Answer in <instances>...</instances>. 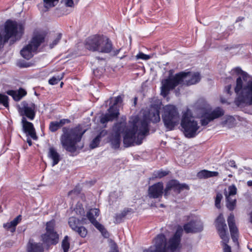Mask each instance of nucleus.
<instances>
[{
	"mask_svg": "<svg viewBox=\"0 0 252 252\" xmlns=\"http://www.w3.org/2000/svg\"><path fill=\"white\" fill-rule=\"evenodd\" d=\"M132 127L129 128L126 121L115 123L112 127V132L109 139L112 146L115 149L120 147L121 141V134L123 133V143L125 147H129L134 145L136 134L139 132V125L138 118L135 117L132 121ZM143 136V135H141ZM144 136H143L144 137Z\"/></svg>",
	"mask_w": 252,
	"mask_h": 252,
	"instance_id": "f257e3e1",
	"label": "nucleus"
},
{
	"mask_svg": "<svg viewBox=\"0 0 252 252\" xmlns=\"http://www.w3.org/2000/svg\"><path fill=\"white\" fill-rule=\"evenodd\" d=\"M232 74L237 76L234 91L237 96L234 102L240 106L252 104V79L240 67H236L232 70Z\"/></svg>",
	"mask_w": 252,
	"mask_h": 252,
	"instance_id": "f03ea898",
	"label": "nucleus"
},
{
	"mask_svg": "<svg viewBox=\"0 0 252 252\" xmlns=\"http://www.w3.org/2000/svg\"><path fill=\"white\" fill-rule=\"evenodd\" d=\"M183 232V228L179 227L168 240L164 234H158L154 238L153 244L143 252H177L181 248Z\"/></svg>",
	"mask_w": 252,
	"mask_h": 252,
	"instance_id": "7ed1b4c3",
	"label": "nucleus"
},
{
	"mask_svg": "<svg viewBox=\"0 0 252 252\" xmlns=\"http://www.w3.org/2000/svg\"><path fill=\"white\" fill-rule=\"evenodd\" d=\"M62 131L60 140L63 148L67 152L74 153L77 150V143L81 141L86 130L78 124L72 128L64 126Z\"/></svg>",
	"mask_w": 252,
	"mask_h": 252,
	"instance_id": "20e7f679",
	"label": "nucleus"
},
{
	"mask_svg": "<svg viewBox=\"0 0 252 252\" xmlns=\"http://www.w3.org/2000/svg\"><path fill=\"white\" fill-rule=\"evenodd\" d=\"M160 107L157 105L152 106L147 113L143 115V119L140 120L138 119L139 125V135L146 136L149 132V124L159 123L160 118Z\"/></svg>",
	"mask_w": 252,
	"mask_h": 252,
	"instance_id": "39448f33",
	"label": "nucleus"
},
{
	"mask_svg": "<svg viewBox=\"0 0 252 252\" xmlns=\"http://www.w3.org/2000/svg\"><path fill=\"white\" fill-rule=\"evenodd\" d=\"M46 35L44 33H34L28 44L24 46L20 51L21 56L26 60H30L34 54L38 52L40 46L44 43Z\"/></svg>",
	"mask_w": 252,
	"mask_h": 252,
	"instance_id": "423d86ee",
	"label": "nucleus"
},
{
	"mask_svg": "<svg viewBox=\"0 0 252 252\" xmlns=\"http://www.w3.org/2000/svg\"><path fill=\"white\" fill-rule=\"evenodd\" d=\"M179 119L178 109L175 106L168 104L163 107L162 119L165 127L168 130L174 129L179 123Z\"/></svg>",
	"mask_w": 252,
	"mask_h": 252,
	"instance_id": "0eeeda50",
	"label": "nucleus"
},
{
	"mask_svg": "<svg viewBox=\"0 0 252 252\" xmlns=\"http://www.w3.org/2000/svg\"><path fill=\"white\" fill-rule=\"evenodd\" d=\"M181 129L186 137L193 138L197 134L199 126L197 122L189 116L187 112L184 113L181 122Z\"/></svg>",
	"mask_w": 252,
	"mask_h": 252,
	"instance_id": "6e6552de",
	"label": "nucleus"
},
{
	"mask_svg": "<svg viewBox=\"0 0 252 252\" xmlns=\"http://www.w3.org/2000/svg\"><path fill=\"white\" fill-rule=\"evenodd\" d=\"M216 228L220 238L223 241V252H231V247L227 243L229 241L227 227L222 214L218 216L215 221Z\"/></svg>",
	"mask_w": 252,
	"mask_h": 252,
	"instance_id": "1a4fd4ad",
	"label": "nucleus"
},
{
	"mask_svg": "<svg viewBox=\"0 0 252 252\" xmlns=\"http://www.w3.org/2000/svg\"><path fill=\"white\" fill-rule=\"evenodd\" d=\"M123 101V98L121 95H119L114 98L113 104L110 106L107 112L102 115L100 118V122L102 124H106L108 122H112L117 120L119 115V108L118 105L121 104Z\"/></svg>",
	"mask_w": 252,
	"mask_h": 252,
	"instance_id": "9d476101",
	"label": "nucleus"
},
{
	"mask_svg": "<svg viewBox=\"0 0 252 252\" xmlns=\"http://www.w3.org/2000/svg\"><path fill=\"white\" fill-rule=\"evenodd\" d=\"M189 190V187L186 184L180 183L179 181L176 179H171L168 181L165 186L164 189V196L166 197L168 196L171 193V191L177 194H180L183 190Z\"/></svg>",
	"mask_w": 252,
	"mask_h": 252,
	"instance_id": "9b49d317",
	"label": "nucleus"
},
{
	"mask_svg": "<svg viewBox=\"0 0 252 252\" xmlns=\"http://www.w3.org/2000/svg\"><path fill=\"white\" fill-rule=\"evenodd\" d=\"M161 87V94L166 97L169 93L170 90L174 89L178 85L181 84V77L179 73H176L174 76L169 77L162 82Z\"/></svg>",
	"mask_w": 252,
	"mask_h": 252,
	"instance_id": "f8f14e48",
	"label": "nucleus"
},
{
	"mask_svg": "<svg viewBox=\"0 0 252 252\" xmlns=\"http://www.w3.org/2000/svg\"><path fill=\"white\" fill-rule=\"evenodd\" d=\"M237 189L236 186L232 184L228 187V190H224V195L226 199V206L229 211H233L236 206V198Z\"/></svg>",
	"mask_w": 252,
	"mask_h": 252,
	"instance_id": "ddd939ff",
	"label": "nucleus"
},
{
	"mask_svg": "<svg viewBox=\"0 0 252 252\" xmlns=\"http://www.w3.org/2000/svg\"><path fill=\"white\" fill-rule=\"evenodd\" d=\"M181 77V85L187 86L194 85L198 83L201 79L200 75L198 72H180L179 73Z\"/></svg>",
	"mask_w": 252,
	"mask_h": 252,
	"instance_id": "4468645a",
	"label": "nucleus"
},
{
	"mask_svg": "<svg viewBox=\"0 0 252 252\" xmlns=\"http://www.w3.org/2000/svg\"><path fill=\"white\" fill-rule=\"evenodd\" d=\"M22 107L19 109L21 115L26 117L30 120H34L36 114V106L34 103H28L23 101L21 103Z\"/></svg>",
	"mask_w": 252,
	"mask_h": 252,
	"instance_id": "2eb2a0df",
	"label": "nucleus"
},
{
	"mask_svg": "<svg viewBox=\"0 0 252 252\" xmlns=\"http://www.w3.org/2000/svg\"><path fill=\"white\" fill-rule=\"evenodd\" d=\"M81 223L80 220L76 217H71L68 219V223L70 227L80 237L85 238L88 234V230L85 227L80 226Z\"/></svg>",
	"mask_w": 252,
	"mask_h": 252,
	"instance_id": "dca6fc26",
	"label": "nucleus"
},
{
	"mask_svg": "<svg viewBox=\"0 0 252 252\" xmlns=\"http://www.w3.org/2000/svg\"><path fill=\"white\" fill-rule=\"evenodd\" d=\"M223 115V110L220 108L215 109L211 113L205 112L201 117V125L202 126H206L210 122L222 116Z\"/></svg>",
	"mask_w": 252,
	"mask_h": 252,
	"instance_id": "f3484780",
	"label": "nucleus"
},
{
	"mask_svg": "<svg viewBox=\"0 0 252 252\" xmlns=\"http://www.w3.org/2000/svg\"><path fill=\"white\" fill-rule=\"evenodd\" d=\"M102 35L96 34L87 38L84 43L86 49L92 52H97Z\"/></svg>",
	"mask_w": 252,
	"mask_h": 252,
	"instance_id": "a211bd4d",
	"label": "nucleus"
},
{
	"mask_svg": "<svg viewBox=\"0 0 252 252\" xmlns=\"http://www.w3.org/2000/svg\"><path fill=\"white\" fill-rule=\"evenodd\" d=\"M164 186L162 182H158L149 186L148 195L150 198L157 199L161 198L164 194Z\"/></svg>",
	"mask_w": 252,
	"mask_h": 252,
	"instance_id": "6ab92c4d",
	"label": "nucleus"
},
{
	"mask_svg": "<svg viewBox=\"0 0 252 252\" xmlns=\"http://www.w3.org/2000/svg\"><path fill=\"white\" fill-rule=\"evenodd\" d=\"M227 222L230 232L231 238L234 244L239 247V231L237 227L235 224V220L234 215L231 213L227 218Z\"/></svg>",
	"mask_w": 252,
	"mask_h": 252,
	"instance_id": "aec40b11",
	"label": "nucleus"
},
{
	"mask_svg": "<svg viewBox=\"0 0 252 252\" xmlns=\"http://www.w3.org/2000/svg\"><path fill=\"white\" fill-rule=\"evenodd\" d=\"M203 228L202 223L197 220H191L183 225L184 230L187 234L201 232Z\"/></svg>",
	"mask_w": 252,
	"mask_h": 252,
	"instance_id": "412c9836",
	"label": "nucleus"
},
{
	"mask_svg": "<svg viewBox=\"0 0 252 252\" xmlns=\"http://www.w3.org/2000/svg\"><path fill=\"white\" fill-rule=\"evenodd\" d=\"M100 45L97 52L102 53H110L113 49L111 40L106 36L102 35Z\"/></svg>",
	"mask_w": 252,
	"mask_h": 252,
	"instance_id": "4be33fe9",
	"label": "nucleus"
},
{
	"mask_svg": "<svg viewBox=\"0 0 252 252\" xmlns=\"http://www.w3.org/2000/svg\"><path fill=\"white\" fill-rule=\"evenodd\" d=\"M21 123L24 132L30 136L33 140H36L37 137L33 124L28 122L24 117H23Z\"/></svg>",
	"mask_w": 252,
	"mask_h": 252,
	"instance_id": "5701e85b",
	"label": "nucleus"
},
{
	"mask_svg": "<svg viewBox=\"0 0 252 252\" xmlns=\"http://www.w3.org/2000/svg\"><path fill=\"white\" fill-rule=\"evenodd\" d=\"M42 241L47 245H56L59 240V236L57 232L45 233L41 235Z\"/></svg>",
	"mask_w": 252,
	"mask_h": 252,
	"instance_id": "b1692460",
	"label": "nucleus"
},
{
	"mask_svg": "<svg viewBox=\"0 0 252 252\" xmlns=\"http://www.w3.org/2000/svg\"><path fill=\"white\" fill-rule=\"evenodd\" d=\"M27 252H44L43 245L34 242L32 239H30L27 244Z\"/></svg>",
	"mask_w": 252,
	"mask_h": 252,
	"instance_id": "393cba45",
	"label": "nucleus"
},
{
	"mask_svg": "<svg viewBox=\"0 0 252 252\" xmlns=\"http://www.w3.org/2000/svg\"><path fill=\"white\" fill-rule=\"evenodd\" d=\"M47 156L48 158L52 160V166L58 164L62 159L60 154L57 152L56 149L53 146L49 148Z\"/></svg>",
	"mask_w": 252,
	"mask_h": 252,
	"instance_id": "a878e982",
	"label": "nucleus"
},
{
	"mask_svg": "<svg viewBox=\"0 0 252 252\" xmlns=\"http://www.w3.org/2000/svg\"><path fill=\"white\" fill-rule=\"evenodd\" d=\"M21 220L22 216L19 215L10 222L4 224L3 227L7 230H10L11 232H13L15 231L16 226L21 221Z\"/></svg>",
	"mask_w": 252,
	"mask_h": 252,
	"instance_id": "bb28decb",
	"label": "nucleus"
},
{
	"mask_svg": "<svg viewBox=\"0 0 252 252\" xmlns=\"http://www.w3.org/2000/svg\"><path fill=\"white\" fill-rule=\"evenodd\" d=\"M218 175V172L211 171L205 169L202 170L197 173V177L200 179H207L213 177H217Z\"/></svg>",
	"mask_w": 252,
	"mask_h": 252,
	"instance_id": "cd10ccee",
	"label": "nucleus"
},
{
	"mask_svg": "<svg viewBox=\"0 0 252 252\" xmlns=\"http://www.w3.org/2000/svg\"><path fill=\"white\" fill-rule=\"evenodd\" d=\"M100 214V210L97 208H94L90 209L87 213L86 217L91 223H93L96 220Z\"/></svg>",
	"mask_w": 252,
	"mask_h": 252,
	"instance_id": "c85d7f7f",
	"label": "nucleus"
},
{
	"mask_svg": "<svg viewBox=\"0 0 252 252\" xmlns=\"http://www.w3.org/2000/svg\"><path fill=\"white\" fill-rule=\"evenodd\" d=\"M169 170H164L162 169L155 171L152 174L151 179L154 180L156 179H161L169 175Z\"/></svg>",
	"mask_w": 252,
	"mask_h": 252,
	"instance_id": "c756f323",
	"label": "nucleus"
},
{
	"mask_svg": "<svg viewBox=\"0 0 252 252\" xmlns=\"http://www.w3.org/2000/svg\"><path fill=\"white\" fill-rule=\"evenodd\" d=\"M82 190V189L80 185L78 184L74 187L73 189L68 192L67 195L70 197L71 199L74 200L81 193Z\"/></svg>",
	"mask_w": 252,
	"mask_h": 252,
	"instance_id": "7c9ffc66",
	"label": "nucleus"
},
{
	"mask_svg": "<svg viewBox=\"0 0 252 252\" xmlns=\"http://www.w3.org/2000/svg\"><path fill=\"white\" fill-rule=\"evenodd\" d=\"M130 208H125L121 213L116 214L115 217V222L116 223L122 222L128 213L130 212Z\"/></svg>",
	"mask_w": 252,
	"mask_h": 252,
	"instance_id": "2f4dec72",
	"label": "nucleus"
},
{
	"mask_svg": "<svg viewBox=\"0 0 252 252\" xmlns=\"http://www.w3.org/2000/svg\"><path fill=\"white\" fill-rule=\"evenodd\" d=\"M235 119L230 116H227L225 120L221 122L222 126H227L228 127H231L234 125Z\"/></svg>",
	"mask_w": 252,
	"mask_h": 252,
	"instance_id": "473e14b6",
	"label": "nucleus"
},
{
	"mask_svg": "<svg viewBox=\"0 0 252 252\" xmlns=\"http://www.w3.org/2000/svg\"><path fill=\"white\" fill-rule=\"evenodd\" d=\"M92 223L101 233L103 236L106 237V235L107 234L108 232L102 224L98 222L96 220Z\"/></svg>",
	"mask_w": 252,
	"mask_h": 252,
	"instance_id": "72a5a7b5",
	"label": "nucleus"
},
{
	"mask_svg": "<svg viewBox=\"0 0 252 252\" xmlns=\"http://www.w3.org/2000/svg\"><path fill=\"white\" fill-rule=\"evenodd\" d=\"M56 223L54 220H52L46 222V232L50 233L51 232H56L55 230Z\"/></svg>",
	"mask_w": 252,
	"mask_h": 252,
	"instance_id": "f704fd0d",
	"label": "nucleus"
},
{
	"mask_svg": "<svg viewBox=\"0 0 252 252\" xmlns=\"http://www.w3.org/2000/svg\"><path fill=\"white\" fill-rule=\"evenodd\" d=\"M62 248L63 252H68L70 248L69 238L68 236L64 237L62 242Z\"/></svg>",
	"mask_w": 252,
	"mask_h": 252,
	"instance_id": "c9c22d12",
	"label": "nucleus"
},
{
	"mask_svg": "<svg viewBox=\"0 0 252 252\" xmlns=\"http://www.w3.org/2000/svg\"><path fill=\"white\" fill-rule=\"evenodd\" d=\"M61 127L58 121H52L49 124V129L52 132L57 131Z\"/></svg>",
	"mask_w": 252,
	"mask_h": 252,
	"instance_id": "e433bc0d",
	"label": "nucleus"
},
{
	"mask_svg": "<svg viewBox=\"0 0 252 252\" xmlns=\"http://www.w3.org/2000/svg\"><path fill=\"white\" fill-rule=\"evenodd\" d=\"M8 96L5 94H0V104H2L6 108L8 107Z\"/></svg>",
	"mask_w": 252,
	"mask_h": 252,
	"instance_id": "4c0bfd02",
	"label": "nucleus"
},
{
	"mask_svg": "<svg viewBox=\"0 0 252 252\" xmlns=\"http://www.w3.org/2000/svg\"><path fill=\"white\" fill-rule=\"evenodd\" d=\"M7 93L8 95L11 96L15 101H19L22 98L21 96L19 95V94L17 91L9 90L7 91Z\"/></svg>",
	"mask_w": 252,
	"mask_h": 252,
	"instance_id": "58836bf2",
	"label": "nucleus"
},
{
	"mask_svg": "<svg viewBox=\"0 0 252 252\" xmlns=\"http://www.w3.org/2000/svg\"><path fill=\"white\" fill-rule=\"evenodd\" d=\"M222 197V195L221 193L218 192L217 193L215 198V206L218 209L220 208V202Z\"/></svg>",
	"mask_w": 252,
	"mask_h": 252,
	"instance_id": "ea45409f",
	"label": "nucleus"
},
{
	"mask_svg": "<svg viewBox=\"0 0 252 252\" xmlns=\"http://www.w3.org/2000/svg\"><path fill=\"white\" fill-rule=\"evenodd\" d=\"M100 141V139L95 137L91 142L90 144V147L91 149H94L96 148L98 146Z\"/></svg>",
	"mask_w": 252,
	"mask_h": 252,
	"instance_id": "a19ab883",
	"label": "nucleus"
},
{
	"mask_svg": "<svg viewBox=\"0 0 252 252\" xmlns=\"http://www.w3.org/2000/svg\"><path fill=\"white\" fill-rule=\"evenodd\" d=\"M62 79V77H60V76H58V77L53 76L51 78H50L49 81V84L52 85H54L57 84Z\"/></svg>",
	"mask_w": 252,
	"mask_h": 252,
	"instance_id": "79ce46f5",
	"label": "nucleus"
},
{
	"mask_svg": "<svg viewBox=\"0 0 252 252\" xmlns=\"http://www.w3.org/2000/svg\"><path fill=\"white\" fill-rule=\"evenodd\" d=\"M34 65V63L31 62H26L25 61H22L18 63L19 67L21 68H27L32 66Z\"/></svg>",
	"mask_w": 252,
	"mask_h": 252,
	"instance_id": "37998d69",
	"label": "nucleus"
},
{
	"mask_svg": "<svg viewBox=\"0 0 252 252\" xmlns=\"http://www.w3.org/2000/svg\"><path fill=\"white\" fill-rule=\"evenodd\" d=\"M136 58L138 59H142L143 60H148L150 59V56L144 54L142 52L139 53L136 55Z\"/></svg>",
	"mask_w": 252,
	"mask_h": 252,
	"instance_id": "c03bdc74",
	"label": "nucleus"
},
{
	"mask_svg": "<svg viewBox=\"0 0 252 252\" xmlns=\"http://www.w3.org/2000/svg\"><path fill=\"white\" fill-rule=\"evenodd\" d=\"M59 0H43L44 2L45 3V6L47 7L48 5L50 7H54L55 6V4L54 2L56 1H58Z\"/></svg>",
	"mask_w": 252,
	"mask_h": 252,
	"instance_id": "a18cd8bd",
	"label": "nucleus"
},
{
	"mask_svg": "<svg viewBox=\"0 0 252 252\" xmlns=\"http://www.w3.org/2000/svg\"><path fill=\"white\" fill-rule=\"evenodd\" d=\"M107 134V131L106 130L103 129L99 132L96 137L101 140L102 137L105 136Z\"/></svg>",
	"mask_w": 252,
	"mask_h": 252,
	"instance_id": "49530a36",
	"label": "nucleus"
},
{
	"mask_svg": "<svg viewBox=\"0 0 252 252\" xmlns=\"http://www.w3.org/2000/svg\"><path fill=\"white\" fill-rule=\"evenodd\" d=\"M60 126L61 127H62L63 125H65V124H69L71 123V121L69 119H63L60 120L59 122H58Z\"/></svg>",
	"mask_w": 252,
	"mask_h": 252,
	"instance_id": "de8ad7c7",
	"label": "nucleus"
},
{
	"mask_svg": "<svg viewBox=\"0 0 252 252\" xmlns=\"http://www.w3.org/2000/svg\"><path fill=\"white\" fill-rule=\"evenodd\" d=\"M17 92L19 94V95H20L21 98H22L27 94L26 91L25 89L21 88H20Z\"/></svg>",
	"mask_w": 252,
	"mask_h": 252,
	"instance_id": "09e8293b",
	"label": "nucleus"
},
{
	"mask_svg": "<svg viewBox=\"0 0 252 252\" xmlns=\"http://www.w3.org/2000/svg\"><path fill=\"white\" fill-rule=\"evenodd\" d=\"M231 90V85H228L224 87V91L227 94L230 95L232 94Z\"/></svg>",
	"mask_w": 252,
	"mask_h": 252,
	"instance_id": "8fccbe9b",
	"label": "nucleus"
},
{
	"mask_svg": "<svg viewBox=\"0 0 252 252\" xmlns=\"http://www.w3.org/2000/svg\"><path fill=\"white\" fill-rule=\"evenodd\" d=\"M61 38V34H60L59 37L54 40L53 42L50 45L51 48H53L55 45H57Z\"/></svg>",
	"mask_w": 252,
	"mask_h": 252,
	"instance_id": "3c124183",
	"label": "nucleus"
},
{
	"mask_svg": "<svg viewBox=\"0 0 252 252\" xmlns=\"http://www.w3.org/2000/svg\"><path fill=\"white\" fill-rule=\"evenodd\" d=\"M228 163L230 167H234L235 168H237V167L235 161L234 160H229Z\"/></svg>",
	"mask_w": 252,
	"mask_h": 252,
	"instance_id": "603ef678",
	"label": "nucleus"
},
{
	"mask_svg": "<svg viewBox=\"0 0 252 252\" xmlns=\"http://www.w3.org/2000/svg\"><path fill=\"white\" fill-rule=\"evenodd\" d=\"M65 4L68 7H73L74 5V2L73 0H66Z\"/></svg>",
	"mask_w": 252,
	"mask_h": 252,
	"instance_id": "864d4df0",
	"label": "nucleus"
},
{
	"mask_svg": "<svg viewBox=\"0 0 252 252\" xmlns=\"http://www.w3.org/2000/svg\"><path fill=\"white\" fill-rule=\"evenodd\" d=\"M248 215L249 216V222L252 223V211H248Z\"/></svg>",
	"mask_w": 252,
	"mask_h": 252,
	"instance_id": "5fc2aeb1",
	"label": "nucleus"
},
{
	"mask_svg": "<svg viewBox=\"0 0 252 252\" xmlns=\"http://www.w3.org/2000/svg\"><path fill=\"white\" fill-rule=\"evenodd\" d=\"M110 252H119L117 246L116 244H115L114 247Z\"/></svg>",
	"mask_w": 252,
	"mask_h": 252,
	"instance_id": "6e6d98bb",
	"label": "nucleus"
},
{
	"mask_svg": "<svg viewBox=\"0 0 252 252\" xmlns=\"http://www.w3.org/2000/svg\"><path fill=\"white\" fill-rule=\"evenodd\" d=\"M247 185L249 187H252V180H250V181H248Z\"/></svg>",
	"mask_w": 252,
	"mask_h": 252,
	"instance_id": "4d7b16f0",
	"label": "nucleus"
},
{
	"mask_svg": "<svg viewBox=\"0 0 252 252\" xmlns=\"http://www.w3.org/2000/svg\"><path fill=\"white\" fill-rule=\"evenodd\" d=\"M27 142L29 146H31L32 145V141H31V140H28Z\"/></svg>",
	"mask_w": 252,
	"mask_h": 252,
	"instance_id": "13d9d810",
	"label": "nucleus"
},
{
	"mask_svg": "<svg viewBox=\"0 0 252 252\" xmlns=\"http://www.w3.org/2000/svg\"><path fill=\"white\" fill-rule=\"evenodd\" d=\"M142 143V140H140V141H137L136 142V144L140 145Z\"/></svg>",
	"mask_w": 252,
	"mask_h": 252,
	"instance_id": "bf43d9fd",
	"label": "nucleus"
},
{
	"mask_svg": "<svg viewBox=\"0 0 252 252\" xmlns=\"http://www.w3.org/2000/svg\"><path fill=\"white\" fill-rule=\"evenodd\" d=\"M120 52V50H118L116 51V55H117Z\"/></svg>",
	"mask_w": 252,
	"mask_h": 252,
	"instance_id": "052dcab7",
	"label": "nucleus"
},
{
	"mask_svg": "<svg viewBox=\"0 0 252 252\" xmlns=\"http://www.w3.org/2000/svg\"><path fill=\"white\" fill-rule=\"evenodd\" d=\"M248 248L249 249V250H250V251L252 252V248H250L249 247V246H248Z\"/></svg>",
	"mask_w": 252,
	"mask_h": 252,
	"instance_id": "680f3d73",
	"label": "nucleus"
},
{
	"mask_svg": "<svg viewBox=\"0 0 252 252\" xmlns=\"http://www.w3.org/2000/svg\"><path fill=\"white\" fill-rule=\"evenodd\" d=\"M63 84V82H61V83L60 84L61 87H62Z\"/></svg>",
	"mask_w": 252,
	"mask_h": 252,
	"instance_id": "e2e57ef3",
	"label": "nucleus"
},
{
	"mask_svg": "<svg viewBox=\"0 0 252 252\" xmlns=\"http://www.w3.org/2000/svg\"><path fill=\"white\" fill-rule=\"evenodd\" d=\"M238 19H239V20H241L240 17H238Z\"/></svg>",
	"mask_w": 252,
	"mask_h": 252,
	"instance_id": "0e129e2a",
	"label": "nucleus"
},
{
	"mask_svg": "<svg viewBox=\"0 0 252 252\" xmlns=\"http://www.w3.org/2000/svg\"><path fill=\"white\" fill-rule=\"evenodd\" d=\"M238 19H239V20H241L240 17H238Z\"/></svg>",
	"mask_w": 252,
	"mask_h": 252,
	"instance_id": "69168bd1",
	"label": "nucleus"
},
{
	"mask_svg": "<svg viewBox=\"0 0 252 252\" xmlns=\"http://www.w3.org/2000/svg\"><path fill=\"white\" fill-rule=\"evenodd\" d=\"M232 176L231 175H229L228 177H231Z\"/></svg>",
	"mask_w": 252,
	"mask_h": 252,
	"instance_id": "338daca9",
	"label": "nucleus"
}]
</instances>
